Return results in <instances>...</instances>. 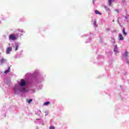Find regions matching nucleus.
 <instances>
[{
  "instance_id": "19",
  "label": "nucleus",
  "mask_w": 129,
  "mask_h": 129,
  "mask_svg": "<svg viewBox=\"0 0 129 129\" xmlns=\"http://www.w3.org/2000/svg\"><path fill=\"white\" fill-rule=\"evenodd\" d=\"M9 46H11V44L10 43H9Z\"/></svg>"
},
{
  "instance_id": "17",
  "label": "nucleus",
  "mask_w": 129,
  "mask_h": 129,
  "mask_svg": "<svg viewBox=\"0 0 129 129\" xmlns=\"http://www.w3.org/2000/svg\"><path fill=\"white\" fill-rule=\"evenodd\" d=\"M25 90H26V89L24 88L23 91H25Z\"/></svg>"
},
{
  "instance_id": "21",
  "label": "nucleus",
  "mask_w": 129,
  "mask_h": 129,
  "mask_svg": "<svg viewBox=\"0 0 129 129\" xmlns=\"http://www.w3.org/2000/svg\"><path fill=\"white\" fill-rule=\"evenodd\" d=\"M117 13H118V11H117Z\"/></svg>"
},
{
  "instance_id": "2",
  "label": "nucleus",
  "mask_w": 129,
  "mask_h": 129,
  "mask_svg": "<svg viewBox=\"0 0 129 129\" xmlns=\"http://www.w3.org/2000/svg\"><path fill=\"white\" fill-rule=\"evenodd\" d=\"M26 84H27V83H26L25 80H24L23 79H21V82L20 83V86H25Z\"/></svg>"
},
{
  "instance_id": "5",
  "label": "nucleus",
  "mask_w": 129,
  "mask_h": 129,
  "mask_svg": "<svg viewBox=\"0 0 129 129\" xmlns=\"http://www.w3.org/2000/svg\"><path fill=\"white\" fill-rule=\"evenodd\" d=\"M124 56L125 58H127L129 57V52L127 51H125Z\"/></svg>"
},
{
  "instance_id": "1",
  "label": "nucleus",
  "mask_w": 129,
  "mask_h": 129,
  "mask_svg": "<svg viewBox=\"0 0 129 129\" xmlns=\"http://www.w3.org/2000/svg\"><path fill=\"white\" fill-rule=\"evenodd\" d=\"M18 38H19V36L16 35L15 34H10L9 36V40H12V41H16Z\"/></svg>"
},
{
  "instance_id": "7",
  "label": "nucleus",
  "mask_w": 129,
  "mask_h": 129,
  "mask_svg": "<svg viewBox=\"0 0 129 129\" xmlns=\"http://www.w3.org/2000/svg\"><path fill=\"white\" fill-rule=\"evenodd\" d=\"M95 13L96 15H100V16H101V13L100 12H99V11H97V10H95Z\"/></svg>"
},
{
  "instance_id": "9",
  "label": "nucleus",
  "mask_w": 129,
  "mask_h": 129,
  "mask_svg": "<svg viewBox=\"0 0 129 129\" xmlns=\"http://www.w3.org/2000/svg\"><path fill=\"white\" fill-rule=\"evenodd\" d=\"M50 102H46L43 103V105H49Z\"/></svg>"
},
{
  "instance_id": "20",
  "label": "nucleus",
  "mask_w": 129,
  "mask_h": 129,
  "mask_svg": "<svg viewBox=\"0 0 129 129\" xmlns=\"http://www.w3.org/2000/svg\"><path fill=\"white\" fill-rule=\"evenodd\" d=\"M117 13H118V11H117Z\"/></svg>"
},
{
  "instance_id": "11",
  "label": "nucleus",
  "mask_w": 129,
  "mask_h": 129,
  "mask_svg": "<svg viewBox=\"0 0 129 129\" xmlns=\"http://www.w3.org/2000/svg\"><path fill=\"white\" fill-rule=\"evenodd\" d=\"M1 63H5V62H6V59L5 58H2L1 60Z\"/></svg>"
},
{
  "instance_id": "22",
  "label": "nucleus",
  "mask_w": 129,
  "mask_h": 129,
  "mask_svg": "<svg viewBox=\"0 0 129 129\" xmlns=\"http://www.w3.org/2000/svg\"><path fill=\"white\" fill-rule=\"evenodd\" d=\"M112 21H113V22H114V20H113Z\"/></svg>"
},
{
  "instance_id": "8",
  "label": "nucleus",
  "mask_w": 129,
  "mask_h": 129,
  "mask_svg": "<svg viewBox=\"0 0 129 129\" xmlns=\"http://www.w3.org/2000/svg\"><path fill=\"white\" fill-rule=\"evenodd\" d=\"M122 33L124 36H126V33H125V30L124 29V28H123Z\"/></svg>"
},
{
  "instance_id": "15",
  "label": "nucleus",
  "mask_w": 129,
  "mask_h": 129,
  "mask_svg": "<svg viewBox=\"0 0 129 129\" xmlns=\"http://www.w3.org/2000/svg\"><path fill=\"white\" fill-rule=\"evenodd\" d=\"M94 26H95L96 27H97V25H96V21H94Z\"/></svg>"
},
{
  "instance_id": "14",
  "label": "nucleus",
  "mask_w": 129,
  "mask_h": 129,
  "mask_svg": "<svg viewBox=\"0 0 129 129\" xmlns=\"http://www.w3.org/2000/svg\"><path fill=\"white\" fill-rule=\"evenodd\" d=\"M32 101H33V100L32 99H30L28 100V103H31V102H32Z\"/></svg>"
},
{
  "instance_id": "4",
  "label": "nucleus",
  "mask_w": 129,
  "mask_h": 129,
  "mask_svg": "<svg viewBox=\"0 0 129 129\" xmlns=\"http://www.w3.org/2000/svg\"><path fill=\"white\" fill-rule=\"evenodd\" d=\"M118 38L120 41H122L124 39V38H123V36H122V35H121V34H119Z\"/></svg>"
},
{
  "instance_id": "6",
  "label": "nucleus",
  "mask_w": 129,
  "mask_h": 129,
  "mask_svg": "<svg viewBox=\"0 0 129 129\" xmlns=\"http://www.w3.org/2000/svg\"><path fill=\"white\" fill-rule=\"evenodd\" d=\"M11 70V68H9L8 70H6L5 72L4 73L5 74H7V73H9V72H10V71Z\"/></svg>"
},
{
  "instance_id": "13",
  "label": "nucleus",
  "mask_w": 129,
  "mask_h": 129,
  "mask_svg": "<svg viewBox=\"0 0 129 129\" xmlns=\"http://www.w3.org/2000/svg\"><path fill=\"white\" fill-rule=\"evenodd\" d=\"M49 129H55V127L54 126H50Z\"/></svg>"
},
{
  "instance_id": "18",
  "label": "nucleus",
  "mask_w": 129,
  "mask_h": 129,
  "mask_svg": "<svg viewBox=\"0 0 129 129\" xmlns=\"http://www.w3.org/2000/svg\"><path fill=\"white\" fill-rule=\"evenodd\" d=\"M36 120H40V119H36Z\"/></svg>"
},
{
  "instance_id": "12",
  "label": "nucleus",
  "mask_w": 129,
  "mask_h": 129,
  "mask_svg": "<svg viewBox=\"0 0 129 129\" xmlns=\"http://www.w3.org/2000/svg\"><path fill=\"white\" fill-rule=\"evenodd\" d=\"M18 48H19V45H16L15 50L18 51Z\"/></svg>"
},
{
  "instance_id": "10",
  "label": "nucleus",
  "mask_w": 129,
  "mask_h": 129,
  "mask_svg": "<svg viewBox=\"0 0 129 129\" xmlns=\"http://www.w3.org/2000/svg\"><path fill=\"white\" fill-rule=\"evenodd\" d=\"M112 2V0H109L108 4V5L109 6V7H110V6H111V2Z\"/></svg>"
},
{
  "instance_id": "16",
  "label": "nucleus",
  "mask_w": 129,
  "mask_h": 129,
  "mask_svg": "<svg viewBox=\"0 0 129 129\" xmlns=\"http://www.w3.org/2000/svg\"><path fill=\"white\" fill-rule=\"evenodd\" d=\"M45 112V116L48 115V112Z\"/></svg>"
},
{
  "instance_id": "3",
  "label": "nucleus",
  "mask_w": 129,
  "mask_h": 129,
  "mask_svg": "<svg viewBox=\"0 0 129 129\" xmlns=\"http://www.w3.org/2000/svg\"><path fill=\"white\" fill-rule=\"evenodd\" d=\"M12 50H13V48L12 47H9L6 50V53L10 54V52H12Z\"/></svg>"
}]
</instances>
